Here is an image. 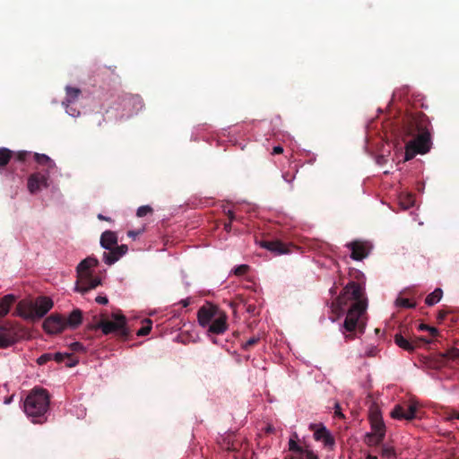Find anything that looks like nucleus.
<instances>
[{"label":"nucleus","mask_w":459,"mask_h":459,"mask_svg":"<svg viewBox=\"0 0 459 459\" xmlns=\"http://www.w3.org/2000/svg\"><path fill=\"white\" fill-rule=\"evenodd\" d=\"M351 303L343 323V335L346 342L355 337V330L359 325V320L366 312L367 299L364 297L363 288L356 281H350L342 292L332 302V311L339 316L345 311V307Z\"/></svg>","instance_id":"f257e3e1"},{"label":"nucleus","mask_w":459,"mask_h":459,"mask_svg":"<svg viewBox=\"0 0 459 459\" xmlns=\"http://www.w3.org/2000/svg\"><path fill=\"white\" fill-rule=\"evenodd\" d=\"M351 303L343 323V335L346 342L355 337V330L359 325V320L366 312L367 299L364 297L363 288L356 281H350L342 292L332 302V311L339 316L345 311V307Z\"/></svg>","instance_id":"f03ea898"},{"label":"nucleus","mask_w":459,"mask_h":459,"mask_svg":"<svg viewBox=\"0 0 459 459\" xmlns=\"http://www.w3.org/2000/svg\"><path fill=\"white\" fill-rule=\"evenodd\" d=\"M430 120L422 111L407 113L403 118V140L405 142L404 160L417 154H426L431 148Z\"/></svg>","instance_id":"7ed1b4c3"},{"label":"nucleus","mask_w":459,"mask_h":459,"mask_svg":"<svg viewBox=\"0 0 459 459\" xmlns=\"http://www.w3.org/2000/svg\"><path fill=\"white\" fill-rule=\"evenodd\" d=\"M197 320L202 327H207V335L222 334L229 327L228 316L218 306L205 302L197 311Z\"/></svg>","instance_id":"20e7f679"},{"label":"nucleus","mask_w":459,"mask_h":459,"mask_svg":"<svg viewBox=\"0 0 459 459\" xmlns=\"http://www.w3.org/2000/svg\"><path fill=\"white\" fill-rule=\"evenodd\" d=\"M50 397L44 388L35 387L27 395L24 403V412L33 423H43L49 408Z\"/></svg>","instance_id":"39448f33"},{"label":"nucleus","mask_w":459,"mask_h":459,"mask_svg":"<svg viewBox=\"0 0 459 459\" xmlns=\"http://www.w3.org/2000/svg\"><path fill=\"white\" fill-rule=\"evenodd\" d=\"M100 329L105 335L114 333L121 341H126L130 335L127 319L121 312L111 314V318H101L94 326Z\"/></svg>","instance_id":"423d86ee"},{"label":"nucleus","mask_w":459,"mask_h":459,"mask_svg":"<svg viewBox=\"0 0 459 459\" xmlns=\"http://www.w3.org/2000/svg\"><path fill=\"white\" fill-rule=\"evenodd\" d=\"M53 305L50 298L41 296L35 302H19L17 309L19 314L25 318L36 319L43 317L53 307Z\"/></svg>","instance_id":"0eeeda50"},{"label":"nucleus","mask_w":459,"mask_h":459,"mask_svg":"<svg viewBox=\"0 0 459 459\" xmlns=\"http://www.w3.org/2000/svg\"><path fill=\"white\" fill-rule=\"evenodd\" d=\"M143 107V99L139 95L126 94L118 98L116 110L120 119L137 114Z\"/></svg>","instance_id":"6e6552de"},{"label":"nucleus","mask_w":459,"mask_h":459,"mask_svg":"<svg viewBox=\"0 0 459 459\" xmlns=\"http://www.w3.org/2000/svg\"><path fill=\"white\" fill-rule=\"evenodd\" d=\"M351 249V258L356 261H361L366 258L371 249L372 245L368 241L354 240L346 245Z\"/></svg>","instance_id":"1a4fd4ad"},{"label":"nucleus","mask_w":459,"mask_h":459,"mask_svg":"<svg viewBox=\"0 0 459 459\" xmlns=\"http://www.w3.org/2000/svg\"><path fill=\"white\" fill-rule=\"evenodd\" d=\"M43 329L48 334H57L65 330V317L58 314H51L43 322Z\"/></svg>","instance_id":"9d476101"},{"label":"nucleus","mask_w":459,"mask_h":459,"mask_svg":"<svg viewBox=\"0 0 459 459\" xmlns=\"http://www.w3.org/2000/svg\"><path fill=\"white\" fill-rule=\"evenodd\" d=\"M48 175L40 172L32 173L28 178V190L30 194H36L40 191L42 187L48 186Z\"/></svg>","instance_id":"9b49d317"},{"label":"nucleus","mask_w":459,"mask_h":459,"mask_svg":"<svg viewBox=\"0 0 459 459\" xmlns=\"http://www.w3.org/2000/svg\"><path fill=\"white\" fill-rule=\"evenodd\" d=\"M417 405L413 403L407 404L406 408L403 405H395L391 412V416L394 419L411 420L415 418Z\"/></svg>","instance_id":"f8f14e48"},{"label":"nucleus","mask_w":459,"mask_h":459,"mask_svg":"<svg viewBox=\"0 0 459 459\" xmlns=\"http://www.w3.org/2000/svg\"><path fill=\"white\" fill-rule=\"evenodd\" d=\"M128 251V247L125 244L111 247L108 252L103 253V261L105 264L111 265L119 260Z\"/></svg>","instance_id":"ddd939ff"},{"label":"nucleus","mask_w":459,"mask_h":459,"mask_svg":"<svg viewBox=\"0 0 459 459\" xmlns=\"http://www.w3.org/2000/svg\"><path fill=\"white\" fill-rule=\"evenodd\" d=\"M101 283L100 279L94 277L92 274L84 276L81 279H77L75 290L80 292H87L92 289H95Z\"/></svg>","instance_id":"4468645a"},{"label":"nucleus","mask_w":459,"mask_h":459,"mask_svg":"<svg viewBox=\"0 0 459 459\" xmlns=\"http://www.w3.org/2000/svg\"><path fill=\"white\" fill-rule=\"evenodd\" d=\"M370 424H371V432L374 434H377L378 437L385 436V426L383 421V419L377 411H371L369 415Z\"/></svg>","instance_id":"2eb2a0df"},{"label":"nucleus","mask_w":459,"mask_h":459,"mask_svg":"<svg viewBox=\"0 0 459 459\" xmlns=\"http://www.w3.org/2000/svg\"><path fill=\"white\" fill-rule=\"evenodd\" d=\"M99 264V261L97 258L92 256H88L83 259L76 268L77 271V279H81L84 276L92 274L91 272V268H93Z\"/></svg>","instance_id":"dca6fc26"},{"label":"nucleus","mask_w":459,"mask_h":459,"mask_svg":"<svg viewBox=\"0 0 459 459\" xmlns=\"http://www.w3.org/2000/svg\"><path fill=\"white\" fill-rule=\"evenodd\" d=\"M261 247L276 254L283 255L289 252L288 246L281 240H264L260 243Z\"/></svg>","instance_id":"f3484780"},{"label":"nucleus","mask_w":459,"mask_h":459,"mask_svg":"<svg viewBox=\"0 0 459 459\" xmlns=\"http://www.w3.org/2000/svg\"><path fill=\"white\" fill-rule=\"evenodd\" d=\"M314 437L317 441H322L327 447L333 448L335 445L333 437L325 426H321L315 431Z\"/></svg>","instance_id":"a211bd4d"},{"label":"nucleus","mask_w":459,"mask_h":459,"mask_svg":"<svg viewBox=\"0 0 459 459\" xmlns=\"http://www.w3.org/2000/svg\"><path fill=\"white\" fill-rule=\"evenodd\" d=\"M82 322V312L79 308L74 309L67 318H65V328L76 329Z\"/></svg>","instance_id":"6ab92c4d"},{"label":"nucleus","mask_w":459,"mask_h":459,"mask_svg":"<svg viewBox=\"0 0 459 459\" xmlns=\"http://www.w3.org/2000/svg\"><path fill=\"white\" fill-rule=\"evenodd\" d=\"M117 243V237L115 232L106 230L101 234L100 245L103 248L108 250Z\"/></svg>","instance_id":"aec40b11"},{"label":"nucleus","mask_w":459,"mask_h":459,"mask_svg":"<svg viewBox=\"0 0 459 459\" xmlns=\"http://www.w3.org/2000/svg\"><path fill=\"white\" fill-rule=\"evenodd\" d=\"M65 93H66V96H65V100H63L62 104L67 105V107H68V106H71V104H73L78 100L82 91L79 88L66 86Z\"/></svg>","instance_id":"412c9836"},{"label":"nucleus","mask_w":459,"mask_h":459,"mask_svg":"<svg viewBox=\"0 0 459 459\" xmlns=\"http://www.w3.org/2000/svg\"><path fill=\"white\" fill-rule=\"evenodd\" d=\"M15 299L16 298L13 294L5 295L0 299V318L9 313L10 307L14 303Z\"/></svg>","instance_id":"4be33fe9"},{"label":"nucleus","mask_w":459,"mask_h":459,"mask_svg":"<svg viewBox=\"0 0 459 459\" xmlns=\"http://www.w3.org/2000/svg\"><path fill=\"white\" fill-rule=\"evenodd\" d=\"M394 342L398 347L407 351H413L417 347V343L407 340L401 333L394 335Z\"/></svg>","instance_id":"5701e85b"},{"label":"nucleus","mask_w":459,"mask_h":459,"mask_svg":"<svg viewBox=\"0 0 459 459\" xmlns=\"http://www.w3.org/2000/svg\"><path fill=\"white\" fill-rule=\"evenodd\" d=\"M33 157H34V160H36V162L39 165H42V166H46L47 167V171L45 174H48L49 173V171L51 169H53L54 168H56V163L53 160H51L48 155L46 154H41V153H34L33 154Z\"/></svg>","instance_id":"b1692460"},{"label":"nucleus","mask_w":459,"mask_h":459,"mask_svg":"<svg viewBox=\"0 0 459 459\" xmlns=\"http://www.w3.org/2000/svg\"><path fill=\"white\" fill-rule=\"evenodd\" d=\"M14 154V152L9 150L8 148L2 147L0 148V173L3 172V169L8 165L11 161Z\"/></svg>","instance_id":"393cba45"},{"label":"nucleus","mask_w":459,"mask_h":459,"mask_svg":"<svg viewBox=\"0 0 459 459\" xmlns=\"http://www.w3.org/2000/svg\"><path fill=\"white\" fill-rule=\"evenodd\" d=\"M442 296L443 290L439 288H437L433 292L426 297L425 303L428 306H433L440 301Z\"/></svg>","instance_id":"a878e982"},{"label":"nucleus","mask_w":459,"mask_h":459,"mask_svg":"<svg viewBox=\"0 0 459 459\" xmlns=\"http://www.w3.org/2000/svg\"><path fill=\"white\" fill-rule=\"evenodd\" d=\"M14 343L13 336L7 332H0V349L7 348Z\"/></svg>","instance_id":"bb28decb"},{"label":"nucleus","mask_w":459,"mask_h":459,"mask_svg":"<svg viewBox=\"0 0 459 459\" xmlns=\"http://www.w3.org/2000/svg\"><path fill=\"white\" fill-rule=\"evenodd\" d=\"M385 437L379 436L374 433H368L365 437V443L368 446H378L382 443Z\"/></svg>","instance_id":"cd10ccee"},{"label":"nucleus","mask_w":459,"mask_h":459,"mask_svg":"<svg viewBox=\"0 0 459 459\" xmlns=\"http://www.w3.org/2000/svg\"><path fill=\"white\" fill-rule=\"evenodd\" d=\"M53 359L57 362V363H61L65 360V359H68L69 360L66 362V366L67 367H74L75 366L76 364V361H72V357L70 354L68 353H61V352H56L54 356H53Z\"/></svg>","instance_id":"c85d7f7f"},{"label":"nucleus","mask_w":459,"mask_h":459,"mask_svg":"<svg viewBox=\"0 0 459 459\" xmlns=\"http://www.w3.org/2000/svg\"><path fill=\"white\" fill-rule=\"evenodd\" d=\"M439 356L446 359H459V349L457 348H450L445 352H441Z\"/></svg>","instance_id":"c756f323"},{"label":"nucleus","mask_w":459,"mask_h":459,"mask_svg":"<svg viewBox=\"0 0 459 459\" xmlns=\"http://www.w3.org/2000/svg\"><path fill=\"white\" fill-rule=\"evenodd\" d=\"M381 455L382 457L392 459L396 457V453L393 446L383 445L381 447Z\"/></svg>","instance_id":"7c9ffc66"},{"label":"nucleus","mask_w":459,"mask_h":459,"mask_svg":"<svg viewBox=\"0 0 459 459\" xmlns=\"http://www.w3.org/2000/svg\"><path fill=\"white\" fill-rule=\"evenodd\" d=\"M395 303H396V306L404 307V308H411V307H415V306H416L415 302H411L409 299H404V298H398L396 299Z\"/></svg>","instance_id":"2f4dec72"},{"label":"nucleus","mask_w":459,"mask_h":459,"mask_svg":"<svg viewBox=\"0 0 459 459\" xmlns=\"http://www.w3.org/2000/svg\"><path fill=\"white\" fill-rule=\"evenodd\" d=\"M145 325H143L138 331V336H145L148 335L152 330V321L150 319H145Z\"/></svg>","instance_id":"473e14b6"},{"label":"nucleus","mask_w":459,"mask_h":459,"mask_svg":"<svg viewBox=\"0 0 459 459\" xmlns=\"http://www.w3.org/2000/svg\"><path fill=\"white\" fill-rule=\"evenodd\" d=\"M30 154L31 152L28 151H19L17 152H14L13 158H14V160H16L17 161L24 162Z\"/></svg>","instance_id":"72a5a7b5"},{"label":"nucleus","mask_w":459,"mask_h":459,"mask_svg":"<svg viewBox=\"0 0 459 459\" xmlns=\"http://www.w3.org/2000/svg\"><path fill=\"white\" fill-rule=\"evenodd\" d=\"M152 208L150 205H143L137 209L136 215L138 217H144L152 212Z\"/></svg>","instance_id":"f704fd0d"},{"label":"nucleus","mask_w":459,"mask_h":459,"mask_svg":"<svg viewBox=\"0 0 459 459\" xmlns=\"http://www.w3.org/2000/svg\"><path fill=\"white\" fill-rule=\"evenodd\" d=\"M299 455V459H318V456L311 450L302 449Z\"/></svg>","instance_id":"c9c22d12"},{"label":"nucleus","mask_w":459,"mask_h":459,"mask_svg":"<svg viewBox=\"0 0 459 459\" xmlns=\"http://www.w3.org/2000/svg\"><path fill=\"white\" fill-rule=\"evenodd\" d=\"M249 270V266L247 264H240L234 269V274L237 276H242L246 274Z\"/></svg>","instance_id":"e433bc0d"},{"label":"nucleus","mask_w":459,"mask_h":459,"mask_svg":"<svg viewBox=\"0 0 459 459\" xmlns=\"http://www.w3.org/2000/svg\"><path fill=\"white\" fill-rule=\"evenodd\" d=\"M289 449L291 452L299 454L303 448L300 446H299L295 440L290 438L289 441Z\"/></svg>","instance_id":"4c0bfd02"},{"label":"nucleus","mask_w":459,"mask_h":459,"mask_svg":"<svg viewBox=\"0 0 459 459\" xmlns=\"http://www.w3.org/2000/svg\"><path fill=\"white\" fill-rule=\"evenodd\" d=\"M53 359V355L50 353H44L41 356H39L37 359V363L39 365H44L47 362L50 361Z\"/></svg>","instance_id":"58836bf2"},{"label":"nucleus","mask_w":459,"mask_h":459,"mask_svg":"<svg viewBox=\"0 0 459 459\" xmlns=\"http://www.w3.org/2000/svg\"><path fill=\"white\" fill-rule=\"evenodd\" d=\"M260 338L259 337H251L250 339H248L243 345V349L244 350H248L249 348H251L252 346L255 345L256 343H258Z\"/></svg>","instance_id":"ea45409f"},{"label":"nucleus","mask_w":459,"mask_h":459,"mask_svg":"<svg viewBox=\"0 0 459 459\" xmlns=\"http://www.w3.org/2000/svg\"><path fill=\"white\" fill-rule=\"evenodd\" d=\"M70 348L73 351H84L83 345L79 342L71 343Z\"/></svg>","instance_id":"a19ab883"},{"label":"nucleus","mask_w":459,"mask_h":459,"mask_svg":"<svg viewBox=\"0 0 459 459\" xmlns=\"http://www.w3.org/2000/svg\"><path fill=\"white\" fill-rule=\"evenodd\" d=\"M334 414L336 417L340 418V419H344L345 416L344 414L342 412V409H341V406L338 403H336L334 404Z\"/></svg>","instance_id":"79ce46f5"},{"label":"nucleus","mask_w":459,"mask_h":459,"mask_svg":"<svg viewBox=\"0 0 459 459\" xmlns=\"http://www.w3.org/2000/svg\"><path fill=\"white\" fill-rule=\"evenodd\" d=\"M66 108V112L73 116V117H77L80 115V111L76 110L75 108H73L72 107L68 106L67 105H64Z\"/></svg>","instance_id":"37998d69"},{"label":"nucleus","mask_w":459,"mask_h":459,"mask_svg":"<svg viewBox=\"0 0 459 459\" xmlns=\"http://www.w3.org/2000/svg\"><path fill=\"white\" fill-rule=\"evenodd\" d=\"M95 300L97 303L102 304V305H106L108 302V298L105 296H98Z\"/></svg>","instance_id":"c03bdc74"},{"label":"nucleus","mask_w":459,"mask_h":459,"mask_svg":"<svg viewBox=\"0 0 459 459\" xmlns=\"http://www.w3.org/2000/svg\"><path fill=\"white\" fill-rule=\"evenodd\" d=\"M446 314H447V313H446V311H444V310H440V311L438 312V314H437V322H438V323H441V322L445 319V317L446 316Z\"/></svg>","instance_id":"a18cd8bd"},{"label":"nucleus","mask_w":459,"mask_h":459,"mask_svg":"<svg viewBox=\"0 0 459 459\" xmlns=\"http://www.w3.org/2000/svg\"><path fill=\"white\" fill-rule=\"evenodd\" d=\"M283 152V148L280 145L273 147V155L281 154Z\"/></svg>","instance_id":"49530a36"},{"label":"nucleus","mask_w":459,"mask_h":459,"mask_svg":"<svg viewBox=\"0 0 459 459\" xmlns=\"http://www.w3.org/2000/svg\"><path fill=\"white\" fill-rule=\"evenodd\" d=\"M429 332L432 336L438 335V330L436 327L430 326Z\"/></svg>","instance_id":"de8ad7c7"},{"label":"nucleus","mask_w":459,"mask_h":459,"mask_svg":"<svg viewBox=\"0 0 459 459\" xmlns=\"http://www.w3.org/2000/svg\"><path fill=\"white\" fill-rule=\"evenodd\" d=\"M179 303L182 305V307H186L190 304V299H185L180 300Z\"/></svg>","instance_id":"09e8293b"},{"label":"nucleus","mask_w":459,"mask_h":459,"mask_svg":"<svg viewBox=\"0 0 459 459\" xmlns=\"http://www.w3.org/2000/svg\"><path fill=\"white\" fill-rule=\"evenodd\" d=\"M139 233V231L129 230L127 235L128 237L134 238Z\"/></svg>","instance_id":"8fccbe9b"},{"label":"nucleus","mask_w":459,"mask_h":459,"mask_svg":"<svg viewBox=\"0 0 459 459\" xmlns=\"http://www.w3.org/2000/svg\"><path fill=\"white\" fill-rule=\"evenodd\" d=\"M429 327H430V326H429V325H428L420 324V325H419V330H421V331H429Z\"/></svg>","instance_id":"3c124183"},{"label":"nucleus","mask_w":459,"mask_h":459,"mask_svg":"<svg viewBox=\"0 0 459 459\" xmlns=\"http://www.w3.org/2000/svg\"><path fill=\"white\" fill-rule=\"evenodd\" d=\"M98 219L100 220V221H110L111 219L109 217H106L102 214H98Z\"/></svg>","instance_id":"603ef678"},{"label":"nucleus","mask_w":459,"mask_h":459,"mask_svg":"<svg viewBox=\"0 0 459 459\" xmlns=\"http://www.w3.org/2000/svg\"><path fill=\"white\" fill-rule=\"evenodd\" d=\"M228 217H229L230 221H233L235 220L234 212L232 211H229Z\"/></svg>","instance_id":"864d4df0"},{"label":"nucleus","mask_w":459,"mask_h":459,"mask_svg":"<svg viewBox=\"0 0 459 459\" xmlns=\"http://www.w3.org/2000/svg\"><path fill=\"white\" fill-rule=\"evenodd\" d=\"M231 222H232V221H229V222H226V223L224 224V229H225L228 232H229V231L230 230V229H231Z\"/></svg>","instance_id":"5fc2aeb1"},{"label":"nucleus","mask_w":459,"mask_h":459,"mask_svg":"<svg viewBox=\"0 0 459 459\" xmlns=\"http://www.w3.org/2000/svg\"><path fill=\"white\" fill-rule=\"evenodd\" d=\"M330 293H331L332 296L336 295V293H337V287L336 286L332 287L330 289Z\"/></svg>","instance_id":"6e6d98bb"},{"label":"nucleus","mask_w":459,"mask_h":459,"mask_svg":"<svg viewBox=\"0 0 459 459\" xmlns=\"http://www.w3.org/2000/svg\"><path fill=\"white\" fill-rule=\"evenodd\" d=\"M418 341H420V342H425V343H429V342H430V341H429V340H428V339H426L425 337H420V338L418 339Z\"/></svg>","instance_id":"4d7b16f0"},{"label":"nucleus","mask_w":459,"mask_h":459,"mask_svg":"<svg viewBox=\"0 0 459 459\" xmlns=\"http://www.w3.org/2000/svg\"><path fill=\"white\" fill-rule=\"evenodd\" d=\"M287 176H288L287 174H286V175H284V176H283V178H284L286 181H288V182H291V180L294 178V177H291V178H290V179H288V178H287Z\"/></svg>","instance_id":"13d9d810"},{"label":"nucleus","mask_w":459,"mask_h":459,"mask_svg":"<svg viewBox=\"0 0 459 459\" xmlns=\"http://www.w3.org/2000/svg\"><path fill=\"white\" fill-rule=\"evenodd\" d=\"M366 459H377V457L376 455H368Z\"/></svg>","instance_id":"bf43d9fd"},{"label":"nucleus","mask_w":459,"mask_h":459,"mask_svg":"<svg viewBox=\"0 0 459 459\" xmlns=\"http://www.w3.org/2000/svg\"><path fill=\"white\" fill-rule=\"evenodd\" d=\"M454 418H455V419L459 420V412H455V413L454 414Z\"/></svg>","instance_id":"052dcab7"},{"label":"nucleus","mask_w":459,"mask_h":459,"mask_svg":"<svg viewBox=\"0 0 459 459\" xmlns=\"http://www.w3.org/2000/svg\"><path fill=\"white\" fill-rule=\"evenodd\" d=\"M211 340H212V342L213 343H215V344H217V343H218V342H217V339H216V338H214V337H213V338H211Z\"/></svg>","instance_id":"680f3d73"}]
</instances>
